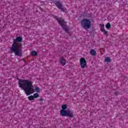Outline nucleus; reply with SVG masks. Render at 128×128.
<instances>
[{"mask_svg":"<svg viewBox=\"0 0 128 128\" xmlns=\"http://www.w3.org/2000/svg\"><path fill=\"white\" fill-rule=\"evenodd\" d=\"M35 90L36 92H40V88L36 86L35 87Z\"/></svg>","mask_w":128,"mask_h":128,"instance_id":"nucleus-16","label":"nucleus"},{"mask_svg":"<svg viewBox=\"0 0 128 128\" xmlns=\"http://www.w3.org/2000/svg\"><path fill=\"white\" fill-rule=\"evenodd\" d=\"M40 10H42V12H44V10L42 9V8H40Z\"/></svg>","mask_w":128,"mask_h":128,"instance_id":"nucleus-21","label":"nucleus"},{"mask_svg":"<svg viewBox=\"0 0 128 128\" xmlns=\"http://www.w3.org/2000/svg\"><path fill=\"white\" fill-rule=\"evenodd\" d=\"M80 66L82 68H86V60L84 58H82L80 59Z\"/></svg>","mask_w":128,"mask_h":128,"instance_id":"nucleus-7","label":"nucleus"},{"mask_svg":"<svg viewBox=\"0 0 128 128\" xmlns=\"http://www.w3.org/2000/svg\"><path fill=\"white\" fill-rule=\"evenodd\" d=\"M81 26L86 30H88L92 26V22L88 19L84 18L81 20Z\"/></svg>","mask_w":128,"mask_h":128,"instance_id":"nucleus-4","label":"nucleus"},{"mask_svg":"<svg viewBox=\"0 0 128 128\" xmlns=\"http://www.w3.org/2000/svg\"><path fill=\"white\" fill-rule=\"evenodd\" d=\"M33 96H34V98H38V96H40V95L38 93H35L34 94Z\"/></svg>","mask_w":128,"mask_h":128,"instance_id":"nucleus-14","label":"nucleus"},{"mask_svg":"<svg viewBox=\"0 0 128 128\" xmlns=\"http://www.w3.org/2000/svg\"><path fill=\"white\" fill-rule=\"evenodd\" d=\"M100 30L104 32V36H108V32L105 29H100Z\"/></svg>","mask_w":128,"mask_h":128,"instance_id":"nucleus-10","label":"nucleus"},{"mask_svg":"<svg viewBox=\"0 0 128 128\" xmlns=\"http://www.w3.org/2000/svg\"><path fill=\"white\" fill-rule=\"evenodd\" d=\"M106 28H112V25H110V23H108L106 25Z\"/></svg>","mask_w":128,"mask_h":128,"instance_id":"nucleus-15","label":"nucleus"},{"mask_svg":"<svg viewBox=\"0 0 128 128\" xmlns=\"http://www.w3.org/2000/svg\"><path fill=\"white\" fill-rule=\"evenodd\" d=\"M90 54L92 56H96V50L94 49H92L90 50Z\"/></svg>","mask_w":128,"mask_h":128,"instance_id":"nucleus-9","label":"nucleus"},{"mask_svg":"<svg viewBox=\"0 0 128 128\" xmlns=\"http://www.w3.org/2000/svg\"><path fill=\"white\" fill-rule=\"evenodd\" d=\"M60 62L61 64H62V66H66V59H64V58H62L60 59Z\"/></svg>","mask_w":128,"mask_h":128,"instance_id":"nucleus-8","label":"nucleus"},{"mask_svg":"<svg viewBox=\"0 0 128 128\" xmlns=\"http://www.w3.org/2000/svg\"><path fill=\"white\" fill-rule=\"evenodd\" d=\"M31 54L32 56H38V52L34 50L32 51Z\"/></svg>","mask_w":128,"mask_h":128,"instance_id":"nucleus-11","label":"nucleus"},{"mask_svg":"<svg viewBox=\"0 0 128 128\" xmlns=\"http://www.w3.org/2000/svg\"><path fill=\"white\" fill-rule=\"evenodd\" d=\"M54 4L58 8L59 10H60L62 12H66V8H64V6L60 2V1H54Z\"/></svg>","mask_w":128,"mask_h":128,"instance_id":"nucleus-6","label":"nucleus"},{"mask_svg":"<svg viewBox=\"0 0 128 128\" xmlns=\"http://www.w3.org/2000/svg\"><path fill=\"white\" fill-rule=\"evenodd\" d=\"M18 86L19 88H20L22 90H24L26 96H30L32 94V92H34V85H32V82L28 80H22L18 78Z\"/></svg>","mask_w":128,"mask_h":128,"instance_id":"nucleus-1","label":"nucleus"},{"mask_svg":"<svg viewBox=\"0 0 128 128\" xmlns=\"http://www.w3.org/2000/svg\"><path fill=\"white\" fill-rule=\"evenodd\" d=\"M24 62H26V60H24Z\"/></svg>","mask_w":128,"mask_h":128,"instance_id":"nucleus-24","label":"nucleus"},{"mask_svg":"<svg viewBox=\"0 0 128 128\" xmlns=\"http://www.w3.org/2000/svg\"><path fill=\"white\" fill-rule=\"evenodd\" d=\"M92 20L94 22V20Z\"/></svg>","mask_w":128,"mask_h":128,"instance_id":"nucleus-23","label":"nucleus"},{"mask_svg":"<svg viewBox=\"0 0 128 128\" xmlns=\"http://www.w3.org/2000/svg\"><path fill=\"white\" fill-rule=\"evenodd\" d=\"M60 114L62 116H68V118H74V112L70 110H61L60 111Z\"/></svg>","mask_w":128,"mask_h":128,"instance_id":"nucleus-5","label":"nucleus"},{"mask_svg":"<svg viewBox=\"0 0 128 128\" xmlns=\"http://www.w3.org/2000/svg\"><path fill=\"white\" fill-rule=\"evenodd\" d=\"M114 94H115V96H118V92H114Z\"/></svg>","mask_w":128,"mask_h":128,"instance_id":"nucleus-22","label":"nucleus"},{"mask_svg":"<svg viewBox=\"0 0 128 128\" xmlns=\"http://www.w3.org/2000/svg\"><path fill=\"white\" fill-rule=\"evenodd\" d=\"M100 26L101 28L100 30H104V24H100Z\"/></svg>","mask_w":128,"mask_h":128,"instance_id":"nucleus-18","label":"nucleus"},{"mask_svg":"<svg viewBox=\"0 0 128 128\" xmlns=\"http://www.w3.org/2000/svg\"><path fill=\"white\" fill-rule=\"evenodd\" d=\"M22 37L18 36L16 39L13 40V44L10 48L12 52H14L15 56H22Z\"/></svg>","mask_w":128,"mask_h":128,"instance_id":"nucleus-2","label":"nucleus"},{"mask_svg":"<svg viewBox=\"0 0 128 128\" xmlns=\"http://www.w3.org/2000/svg\"><path fill=\"white\" fill-rule=\"evenodd\" d=\"M34 98L32 96H30L28 97V100H34Z\"/></svg>","mask_w":128,"mask_h":128,"instance_id":"nucleus-17","label":"nucleus"},{"mask_svg":"<svg viewBox=\"0 0 128 128\" xmlns=\"http://www.w3.org/2000/svg\"><path fill=\"white\" fill-rule=\"evenodd\" d=\"M54 18H55V20H57L59 24L61 26L64 30H65V32H68V26L66 25V22H64V19H62V18H58V16H54Z\"/></svg>","mask_w":128,"mask_h":128,"instance_id":"nucleus-3","label":"nucleus"},{"mask_svg":"<svg viewBox=\"0 0 128 128\" xmlns=\"http://www.w3.org/2000/svg\"><path fill=\"white\" fill-rule=\"evenodd\" d=\"M86 16H87V18H92V14H88Z\"/></svg>","mask_w":128,"mask_h":128,"instance_id":"nucleus-19","label":"nucleus"},{"mask_svg":"<svg viewBox=\"0 0 128 128\" xmlns=\"http://www.w3.org/2000/svg\"><path fill=\"white\" fill-rule=\"evenodd\" d=\"M39 100H40V102H42V101L44 100V99H43L42 98H40Z\"/></svg>","mask_w":128,"mask_h":128,"instance_id":"nucleus-20","label":"nucleus"},{"mask_svg":"<svg viewBox=\"0 0 128 128\" xmlns=\"http://www.w3.org/2000/svg\"><path fill=\"white\" fill-rule=\"evenodd\" d=\"M62 110H66V108H68V105L66 104H63L62 106Z\"/></svg>","mask_w":128,"mask_h":128,"instance_id":"nucleus-12","label":"nucleus"},{"mask_svg":"<svg viewBox=\"0 0 128 128\" xmlns=\"http://www.w3.org/2000/svg\"><path fill=\"white\" fill-rule=\"evenodd\" d=\"M104 62H112V59L110 57H107L105 60Z\"/></svg>","mask_w":128,"mask_h":128,"instance_id":"nucleus-13","label":"nucleus"}]
</instances>
